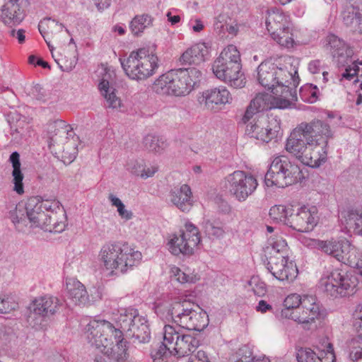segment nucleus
Listing matches in <instances>:
<instances>
[{
    "mask_svg": "<svg viewBox=\"0 0 362 362\" xmlns=\"http://www.w3.org/2000/svg\"><path fill=\"white\" fill-rule=\"evenodd\" d=\"M300 306L301 324L304 329H309V325L315 322L322 315L320 305L313 296H304Z\"/></svg>",
    "mask_w": 362,
    "mask_h": 362,
    "instance_id": "25",
    "label": "nucleus"
},
{
    "mask_svg": "<svg viewBox=\"0 0 362 362\" xmlns=\"http://www.w3.org/2000/svg\"><path fill=\"white\" fill-rule=\"evenodd\" d=\"M303 298H300V296L298 294H291L288 296L284 301V306L289 308H296L302 304Z\"/></svg>",
    "mask_w": 362,
    "mask_h": 362,
    "instance_id": "56",
    "label": "nucleus"
},
{
    "mask_svg": "<svg viewBox=\"0 0 362 362\" xmlns=\"http://www.w3.org/2000/svg\"><path fill=\"white\" fill-rule=\"evenodd\" d=\"M49 147L55 144H62L71 136L73 132L62 120H55L48 124Z\"/></svg>",
    "mask_w": 362,
    "mask_h": 362,
    "instance_id": "26",
    "label": "nucleus"
},
{
    "mask_svg": "<svg viewBox=\"0 0 362 362\" xmlns=\"http://www.w3.org/2000/svg\"><path fill=\"white\" fill-rule=\"evenodd\" d=\"M209 53V48L205 43H197L181 55L180 62L182 65H198L205 61Z\"/></svg>",
    "mask_w": 362,
    "mask_h": 362,
    "instance_id": "27",
    "label": "nucleus"
},
{
    "mask_svg": "<svg viewBox=\"0 0 362 362\" xmlns=\"http://www.w3.org/2000/svg\"><path fill=\"white\" fill-rule=\"evenodd\" d=\"M144 161L141 159L130 160L127 164V169L132 174L140 177L144 172Z\"/></svg>",
    "mask_w": 362,
    "mask_h": 362,
    "instance_id": "51",
    "label": "nucleus"
},
{
    "mask_svg": "<svg viewBox=\"0 0 362 362\" xmlns=\"http://www.w3.org/2000/svg\"><path fill=\"white\" fill-rule=\"evenodd\" d=\"M16 306V303L11 301V298L0 295V314L8 313L15 310Z\"/></svg>",
    "mask_w": 362,
    "mask_h": 362,
    "instance_id": "54",
    "label": "nucleus"
},
{
    "mask_svg": "<svg viewBox=\"0 0 362 362\" xmlns=\"http://www.w3.org/2000/svg\"><path fill=\"white\" fill-rule=\"evenodd\" d=\"M27 217L34 226L43 230H50L47 226L51 224L52 216L40 207L39 197H33L28 199Z\"/></svg>",
    "mask_w": 362,
    "mask_h": 362,
    "instance_id": "22",
    "label": "nucleus"
},
{
    "mask_svg": "<svg viewBox=\"0 0 362 362\" xmlns=\"http://www.w3.org/2000/svg\"><path fill=\"white\" fill-rule=\"evenodd\" d=\"M341 224L349 230L358 234L362 228V212L360 210L347 209L339 215Z\"/></svg>",
    "mask_w": 362,
    "mask_h": 362,
    "instance_id": "28",
    "label": "nucleus"
},
{
    "mask_svg": "<svg viewBox=\"0 0 362 362\" xmlns=\"http://www.w3.org/2000/svg\"><path fill=\"white\" fill-rule=\"evenodd\" d=\"M272 247L270 254L271 255H277L278 254H283L286 255L287 244L285 240L282 238H277L275 241L271 243Z\"/></svg>",
    "mask_w": 362,
    "mask_h": 362,
    "instance_id": "53",
    "label": "nucleus"
},
{
    "mask_svg": "<svg viewBox=\"0 0 362 362\" xmlns=\"http://www.w3.org/2000/svg\"><path fill=\"white\" fill-rule=\"evenodd\" d=\"M271 97L268 93H259L250 103L259 112L268 110L272 108Z\"/></svg>",
    "mask_w": 362,
    "mask_h": 362,
    "instance_id": "43",
    "label": "nucleus"
},
{
    "mask_svg": "<svg viewBox=\"0 0 362 362\" xmlns=\"http://www.w3.org/2000/svg\"><path fill=\"white\" fill-rule=\"evenodd\" d=\"M202 76V72L195 67L172 69L160 76L152 89L161 95L185 96L199 86Z\"/></svg>",
    "mask_w": 362,
    "mask_h": 362,
    "instance_id": "2",
    "label": "nucleus"
},
{
    "mask_svg": "<svg viewBox=\"0 0 362 362\" xmlns=\"http://www.w3.org/2000/svg\"><path fill=\"white\" fill-rule=\"evenodd\" d=\"M320 284L327 296L334 298H348L358 291V277L341 269L327 272L322 276Z\"/></svg>",
    "mask_w": 362,
    "mask_h": 362,
    "instance_id": "7",
    "label": "nucleus"
},
{
    "mask_svg": "<svg viewBox=\"0 0 362 362\" xmlns=\"http://www.w3.org/2000/svg\"><path fill=\"white\" fill-rule=\"evenodd\" d=\"M291 210H293V205H275L269 210V216L276 222H282L287 226V218Z\"/></svg>",
    "mask_w": 362,
    "mask_h": 362,
    "instance_id": "37",
    "label": "nucleus"
},
{
    "mask_svg": "<svg viewBox=\"0 0 362 362\" xmlns=\"http://www.w3.org/2000/svg\"><path fill=\"white\" fill-rule=\"evenodd\" d=\"M180 313L175 324L188 330L201 332L209 322V315L205 310L197 304L191 303L186 299L182 300V307L177 308Z\"/></svg>",
    "mask_w": 362,
    "mask_h": 362,
    "instance_id": "10",
    "label": "nucleus"
},
{
    "mask_svg": "<svg viewBox=\"0 0 362 362\" xmlns=\"http://www.w3.org/2000/svg\"><path fill=\"white\" fill-rule=\"evenodd\" d=\"M316 246L318 249L339 262H348L350 264H354L356 247L346 239L318 240Z\"/></svg>",
    "mask_w": 362,
    "mask_h": 362,
    "instance_id": "14",
    "label": "nucleus"
},
{
    "mask_svg": "<svg viewBox=\"0 0 362 362\" xmlns=\"http://www.w3.org/2000/svg\"><path fill=\"white\" fill-rule=\"evenodd\" d=\"M257 130H259V124L257 123L253 124L251 122L247 125L245 132L252 138L262 139V134L258 136V134H255L256 131Z\"/></svg>",
    "mask_w": 362,
    "mask_h": 362,
    "instance_id": "61",
    "label": "nucleus"
},
{
    "mask_svg": "<svg viewBox=\"0 0 362 362\" xmlns=\"http://www.w3.org/2000/svg\"><path fill=\"white\" fill-rule=\"evenodd\" d=\"M117 325L118 326L117 328L115 327L114 325L110 323V329H108V332H107V335L109 334H111L112 336L114 337L115 339V342L117 343V341H127L124 339V337H123V332H125V331H124L122 328H120V326L118 325L117 324Z\"/></svg>",
    "mask_w": 362,
    "mask_h": 362,
    "instance_id": "59",
    "label": "nucleus"
},
{
    "mask_svg": "<svg viewBox=\"0 0 362 362\" xmlns=\"http://www.w3.org/2000/svg\"><path fill=\"white\" fill-rule=\"evenodd\" d=\"M316 211L315 206H293V210H291L287 218V226L300 233L313 230L317 224Z\"/></svg>",
    "mask_w": 362,
    "mask_h": 362,
    "instance_id": "15",
    "label": "nucleus"
},
{
    "mask_svg": "<svg viewBox=\"0 0 362 362\" xmlns=\"http://www.w3.org/2000/svg\"><path fill=\"white\" fill-rule=\"evenodd\" d=\"M29 95L33 98L42 103H45L49 98V93L40 84L32 86Z\"/></svg>",
    "mask_w": 362,
    "mask_h": 362,
    "instance_id": "49",
    "label": "nucleus"
},
{
    "mask_svg": "<svg viewBox=\"0 0 362 362\" xmlns=\"http://www.w3.org/2000/svg\"><path fill=\"white\" fill-rule=\"evenodd\" d=\"M356 315L357 317V320L354 326L356 333H358V337L360 339H362V303L356 307Z\"/></svg>",
    "mask_w": 362,
    "mask_h": 362,
    "instance_id": "57",
    "label": "nucleus"
},
{
    "mask_svg": "<svg viewBox=\"0 0 362 362\" xmlns=\"http://www.w3.org/2000/svg\"><path fill=\"white\" fill-rule=\"evenodd\" d=\"M241 68L240 52L233 45L227 46L212 66L214 75L235 88H241L246 83Z\"/></svg>",
    "mask_w": 362,
    "mask_h": 362,
    "instance_id": "4",
    "label": "nucleus"
},
{
    "mask_svg": "<svg viewBox=\"0 0 362 362\" xmlns=\"http://www.w3.org/2000/svg\"><path fill=\"white\" fill-rule=\"evenodd\" d=\"M120 326L129 337L134 338L139 343H148L151 339V331L148 320L139 315L137 310L129 308L122 312L117 319Z\"/></svg>",
    "mask_w": 362,
    "mask_h": 362,
    "instance_id": "9",
    "label": "nucleus"
},
{
    "mask_svg": "<svg viewBox=\"0 0 362 362\" xmlns=\"http://www.w3.org/2000/svg\"><path fill=\"white\" fill-rule=\"evenodd\" d=\"M303 177L300 167L286 156H278L272 160L264 176L267 187H286L297 183Z\"/></svg>",
    "mask_w": 362,
    "mask_h": 362,
    "instance_id": "6",
    "label": "nucleus"
},
{
    "mask_svg": "<svg viewBox=\"0 0 362 362\" xmlns=\"http://www.w3.org/2000/svg\"><path fill=\"white\" fill-rule=\"evenodd\" d=\"M66 289L69 297L76 304L85 305L88 301V295L85 286L76 279L66 281Z\"/></svg>",
    "mask_w": 362,
    "mask_h": 362,
    "instance_id": "32",
    "label": "nucleus"
},
{
    "mask_svg": "<svg viewBox=\"0 0 362 362\" xmlns=\"http://www.w3.org/2000/svg\"><path fill=\"white\" fill-rule=\"evenodd\" d=\"M110 327V322L108 321H90L86 328L88 343L97 349L103 347L105 349L108 344L107 336Z\"/></svg>",
    "mask_w": 362,
    "mask_h": 362,
    "instance_id": "19",
    "label": "nucleus"
},
{
    "mask_svg": "<svg viewBox=\"0 0 362 362\" xmlns=\"http://www.w3.org/2000/svg\"><path fill=\"white\" fill-rule=\"evenodd\" d=\"M153 18L148 14L136 16L130 22L129 28L134 35H139L151 25Z\"/></svg>",
    "mask_w": 362,
    "mask_h": 362,
    "instance_id": "36",
    "label": "nucleus"
},
{
    "mask_svg": "<svg viewBox=\"0 0 362 362\" xmlns=\"http://www.w3.org/2000/svg\"><path fill=\"white\" fill-rule=\"evenodd\" d=\"M272 124L268 125L267 127H260L259 125V130L256 131L255 134H258L259 135L262 134V139H257V140H260L263 142L268 143L272 139L277 136L280 127L279 124L274 125V128L271 127Z\"/></svg>",
    "mask_w": 362,
    "mask_h": 362,
    "instance_id": "45",
    "label": "nucleus"
},
{
    "mask_svg": "<svg viewBox=\"0 0 362 362\" xmlns=\"http://www.w3.org/2000/svg\"><path fill=\"white\" fill-rule=\"evenodd\" d=\"M204 233L211 240L223 238L225 230L223 224L218 220L206 219L202 223Z\"/></svg>",
    "mask_w": 362,
    "mask_h": 362,
    "instance_id": "34",
    "label": "nucleus"
},
{
    "mask_svg": "<svg viewBox=\"0 0 362 362\" xmlns=\"http://www.w3.org/2000/svg\"><path fill=\"white\" fill-rule=\"evenodd\" d=\"M291 30V25H289L288 28H284L277 30V33L271 34V36L280 45L289 48L293 47L294 43Z\"/></svg>",
    "mask_w": 362,
    "mask_h": 362,
    "instance_id": "39",
    "label": "nucleus"
},
{
    "mask_svg": "<svg viewBox=\"0 0 362 362\" xmlns=\"http://www.w3.org/2000/svg\"><path fill=\"white\" fill-rule=\"evenodd\" d=\"M226 19V15L220 14L216 18L214 26L216 28H220L221 30H226L230 34L235 35L238 32V28H236V26L228 25L227 23H223Z\"/></svg>",
    "mask_w": 362,
    "mask_h": 362,
    "instance_id": "52",
    "label": "nucleus"
},
{
    "mask_svg": "<svg viewBox=\"0 0 362 362\" xmlns=\"http://www.w3.org/2000/svg\"><path fill=\"white\" fill-rule=\"evenodd\" d=\"M185 228L179 235L174 234L168 243V250L174 255H192L201 240L199 229L193 223L187 222Z\"/></svg>",
    "mask_w": 362,
    "mask_h": 362,
    "instance_id": "11",
    "label": "nucleus"
},
{
    "mask_svg": "<svg viewBox=\"0 0 362 362\" xmlns=\"http://www.w3.org/2000/svg\"><path fill=\"white\" fill-rule=\"evenodd\" d=\"M252 291L255 295L259 297H262L267 293V286L262 281H257L252 287Z\"/></svg>",
    "mask_w": 362,
    "mask_h": 362,
    "instance_id": "62",
    "label": "nucleus"
},
{
    "mask_svg": "<svg viewBox=\"0 0 362 362\" xmlns=\"http://www.w3.org/2000/svg\"><path fill=\"white\" fill-rule=\"evenodd\" d=\"M267 268L276 279L282 282L292 281L298 274L296 264L293 261L288 262V256L283 254L271 255Z\"/></svg>",
    "mask_w": 362,
    "mask_h": 362,
    "instance_id": "16",
    "label": "nucleus"
},
{
    "mask_svg": "<svg viewBox=\"0 0 362 362\" xmlns=\"http://www.w3.org/2000/svg\"><path fill=\"white\" fill-rule=\"evenodd\" d=\"M231 100L230 94L225 87L206 90L197 98L199 103L209 110H213L219 105L230 103Z\"/></svg>",
    "mask_w": 362,
    "mask_h": 362,
    "instance_id": "21",
    "label": "nucleus"
},
{
    "mask_svg": "<svg viewBox=\"0 0 362 362\" xmlns=\"http://www.w3.org/2000/svg\"><path fill=\"white\" fill-rule=\"evenodd\" d=\"M349 358L352 362H362V339L356 336L350 343Z\"/></svg>",
    "mask_w": 362,
    "mask_h": 362,
    "instance_id": "42",
    "label": "nucleus"
},
{
    "mask_svg": "<svg viewBox=\"0 0 362 362\" xmlns=\"http://www.w3.org/2000/svg\"><path fill=\"white\" fill-rule=\"evenodd\" d=\"M127 341H117V344L111 349L110 358L117 362L125 361L128 356Z\"/></svg>",
    "mask_w": 362,
    "mask_h": 362,
    "instance_id": "41",
    "label": "nucleus"
},
{
    "mask_svg": "<svg viewBox=\"0 0 362 362\" xmlns=\"http://www.w3.org/2000/svg\"><path fill=\"white\" fill-rule=\"evenodd\" d=\"M335 356L332 344L329 343L327 346V351H321L318 353L317 362H334Z\"/></svg>",
    "mask_w": 362,
    "mask_h": 362,
    "instance_id": "55",
    "label": "nucleus"
},
{
    "mask_svg": "<svg viewBox=\"0 0 362 362\" xmlns=\"http://www.w3.org/2000/svg\"><path fill=\"white\" fill-rule=\"evenodd\" d=\"M169 200L172 204L182 212H188L193 206L192 192L188 185L175 187L169 193Z\"/></svg>",
    "mask_w": 362,
    "mask_h": 362,
    "instance_id": "23",
    "label": "nucleus"
},
{
    "mask_svg": "<svg viewBox=\"0 0 362 362\" xmlns=\"http://www.w3.org/2000/svg\"><path fill=\"white\" fill-rule=\"evenodd\" d=\"M257 112H259L257 111V110L255 109L254 105H252V103H250V105H248V107H247L243 117V119H242L243 122L244 123H247V122L250 121V119L252 118L254 115H255Z\"/></svg>",
    "mask_w": 362,
    "mask_h": 362,
    "instance_id": "63",
    "label": "nucleus"
},
{
    "mask_svg": "<svg viewBox=\"0 0 362 362\" xmlns=\"http://www.w3.org/2000/svg\"><path fill=\"white\" fill-rule=\"evenodd\" d=\"M332 138L333 132L327 122H301L287 139L286 150L303 164L317 168L327 160L328 141Z\"/></svg>",
    "mask_w": 362,
    "mask_h": 362,
    "instance_id": "1",
    "label": "nucleus"
},
{
    "mask_svg": "<svg viewBox=\"0 0 362 362\" xmlns=\"http://www.w3.org/2000/svg\"><path fill=\"white\" fill-rule=\"evenodd\" d=\"M60 300L52 296H45L35 299L33 303V315L42 317H49L54 315L59 309Z\"/></svg>",
    "mask_w": 362,
    "mask_h": 362,
    "instance_id": "24",
    "label": "nucleus"
},
{
    "mask_svg": "<svg viewBox=\"0 0 362 362\" xmlns=\"http://www.w3.org/2000/svg\"><path fill=\"white\" fill-rule=\"evenodd\" d=\"M267 29L271 34L277 33L281 28L291 25L290 18L279 9L268 11L266 19Z\"/></svg>",
    "mask_w": 362,
    "mask_h": 362,
    "instance_id": "29",
    "label": "nucleus"
},
{
    "mask_svg": "<svg viewBox=\"0 0 362 362\" xmlns=\"http://www.w3.org/2000/svg\"><path fill=\"white\" fill-rule=\"evenodd\" d=\"M40 207L46 212H50L54 216L57 210L60 209V203L56 199H42L39 197Z\"/></svg>",
    "mask_w": 362,
    "mask_h": 362,
    "instance_id": "50",
    "label": "nucleus"
},
{
    "mask_svg": "<svg viewBox=\"0 0 362 362\" xmlns=\"http://www.w3.org/2000/svg\"><path fill=\"white\" fill-rule=\"evenodd\" d=\"M163 339L170 346V351L173 356L183 357L194 352L199 345V341L190 334H180L174 327L165 325L163 331Z\"/></svg>",
    "mask_w": 362,
    "mask_h": 362,
    "instance_id": "13",
    "label": "nucleus"
},
{
    "mask_svg": "<svg viewBox=\"0 0 362 362\" xmlns=\"http://www.w3.org/2000/svg\"><path fill=\"white\" fill-rule=\"evenodd\" d=\"M143 144L146 150L153 153H160L167 146L165 141L162 138L151 134L144 138Z\"/></svg>",
    "mask_w": 362,
    "mask_h": 362,
    "instance_id": "38",
    "label": "nucleus"
},
{
    "mask_svg": "<svg viewBox=\"0 0 362 362\" xmlns=\"http://www.w3.org/2000/svg\"><path fill=\"white\" fill-rule=\"evenodd\" d=\"M170 346L169 343L167 344V341L163 339V342L158 349L151 351V356L153 361H163V357H165L168 354L173 355V353L170 351Z\"/></svg>",
    "mask_w": 362,
    "mask_h": 362,
    "instance_id": "47",
    "label": "nucleus"
},
{
    "mask_svg": "<svg viewBox=\"0 0 362 362\" xmlns=\"http://www.w3.org/2000/svg\"><path fill=\"white\" fill-rule=\"evenodd\" d=\"M52 218L51 220V224L47 226V228L50 230H48L49 231L54 230L57 233H60L63 231L65 228V223L64 222H57L56 221V216H52Z\"/></svg>",
    "mask_w": 362,
    "mask_h": 362,
    "instance_id": "60",
    "label": "nucleus"
},
{
    "mask_svg": "<svg viewBox=\"0 0 362 362\" xmlns=\"http://www.w3.org/2000/svg\"><path fill=\"white\" fill-rule=\"evenodd\" d=\"M121 65L128 77L132 80H144L155 74L158 68V58L150 54L146 48L130 53L127 59H119Z\"/></svg>",
    "mask_w": 362,
    "mask_h": 362,
    "instance_id": "8",
    "label": "nucleus"
},
{
    "mask_svg": "<svg viewBox=\"0 0 362 362\" xmlns=\"http://www.w3.org/2000/svg\"><path fill=\"white\" fill-rule=\"evenodd\" d=\"M98 88L106 99L109 107L115 109L120 106L121 100L115 95V89L110 86L108 81L103 79L98 85Z\"/></svg>",
    "mask_w": 362,
    "mask_h": 362,
    "instance_id": "35",
    "label": "nucleus"
},
{
    "mask_svg": "<svg viewBox=\"0 0 362 362\" xmlns=\"http://www.w3.org/2000/svg\"><path fill=\"white\" fill-rule=\"evenodd\" d=\"M318 354H315L310 348H300L296 353L298 362H317Z\"/></svg>",
    "mask_w": 362,
    "mask_h": 362,
    "instance_id": "48",
    "label": "nucleus"
},
{
    "mask_svg": "<svg viewBox=\"0 0 362 362\" xmlns=\"http://www.w3.org/2000/svg\"><path fill=\"white\" fill-rule=\"evenodd\" d=\"M257 180L244 171L236 170L225 178V187L230 195L239 202H243L257 187Z\"/></svg>",
    "mask_w": 362,
    "mask_h": 362,
    "instance_id": "12",
    "label": "nucleus"
},
{
    "mask_svg": "<svg viewBox=\"0 0 362 362\" xmlns=\"http://www.w3.org/2000/svg\"><path fill=\"white\" fill-rule=\"evenodd\" d=\"M342 18L344 23L354 32H362V13L358 8L347 6L342 13Z\"/></svg>",
    "mask_w": 362,
    "mask_h": 362,
    "instance_id": "31",
    "label": "nucleus"
},
{
    "mask_svg": "<svg viewBox=\"0 0 362 362\" xmlns=\"http://www.w3.org/2000/svg\"><path fill=\"white\" fill-rule=\"evenodd\" d=\"M9 161L12 164L13 183L14 185L13 190L18 194L24 193L23 180L24 175L21 169L20 155L17 151L13 152L9 157Z\"/></svg>",
    "mask_w": 362,
    "mask_h": 362,
    "instance_id": "33",
    "label": "nucleus"
},
{
    "mask_svg": "<svg viewBox=\"0 0 362 362\" xmlns=\"http://www.w3.org/2000/svg\"><path fill=\"white\" fill-rule=\"evenodd\" d=\"M299 78L281 86H277L272 93L274 95L272 107L284 109L290 106L291 101L297 100L296 87L299 83Z\"/></svg>",
    "mask_w": 362,
    "mask_h": 362,
    "instance_id": "20",
    "label": "nucleus"
},
{
    "mask_svg": "<svg viewBox=\"0 0 362 362\" xmlns=\"http://www.w3.org/2000/svg\"><path fill=\"white\" fill-rule=\"evenodd\" d=\"M9 218L15 226L23 224L26 225L27 217V202L19 203L16 206L13 211H10Z\"/></svg>",
    "mask_w": 362,
    "mask_h": 362,
    "instance_id": "40",
    "label": "nucleus"
},
{
    "mask_svg": "<svg viewBox=\"0 0 362 362\" xmlns=\"http://www.w3.org/2000/svg\"><path fill=\"white\" fill-rule=\"evenodd\" d=\"M8 122L11 126V129L13 132L20 134L23 135L24 133L25 126H28V123L25 122V117H21V115L13 113L8 119ZM13 134V133H12Z\"/></svg>",
    "mask_w": 362,
    "mask_h": 362,
    "instance_id": "44",
    "label": "nucleus"
},
{
    "mask_svg": "<svg viewBox=\"0 0 362 362\" xmlns=\"http://www.w3.org/2000/svg\"><path fill=\"white\" fill-rule=\"evenodd\" d=\"M298 78L297 70L290 62L282 64L280 62L265 61L257 67L259 83L272 92L276 87L286 85Z\"/></svg>",
    "mask_w": 362,
    "mask_h": 362,
    "instance_id": "5",
    "label": "nucleus"
},
{
    "mask_svg": "<svg viewBox=\"0 0 362 362\" xmlns=\"http://www.w3.org/2000/svg\"><path fill=\"white\" fill-rule=\"evenodd\" d=\"M28 62L30 64H34L35 66L36 65L40 66H42V68H45V69H50V66L49 65V64L47 62L44 61L41 58H37L34 55H30L28 57Z\"/></svg>",
    "mask_w": 362,
    "mask_h": 362,
    "instance_id": "64",
    "label": "nucleus"
},
{
    "mask_svg": "<svg viewBox=\"0 0 362 362\" xmlns=\"http://www.w3.org/2000/svg\"><path fill=\"white\" fill-rule=\"evenodd\" d=\"M182 300H176L172 303H156L155 312L160 317L175 323V320H177L180 315V312H178L177 308L182 307Z\"/></svg>",
    "mask_w": 362,
    "mask_h": 362,
    "instance_id": "30",
    "label": "nucleus"
},
{
    "mask_svg": "<svg viewBox=\"0 0 362 362\" xmlns=\"http://www.w3.org/2000/svg\"><path fill=\"white\" fill-rule=\"evenodd\" d=\"M142 255L128 247H122L118 243L104 245L99 253V260L111 274H124L138 265Z\"/></svg>",
    "mask_w": 362,
    "mask_h": 362,
    "instance_id": "3",
    "label": "nucleus"
},
{
    "mask_svg": "<svg viewBox=\"0 0 362 362\" xmlns=\"http://www.w3.org/2000/svg\"><path fill=\"white\" fill-rule=\"evenodd\" d=\"M350 63L346 64V66L344 72L341 74L342 78H344L349 81L352 80L356 76L358 75L359 68L357 65L354 64L353 66L349 65Z\"/></svg>",
    "mask_w": 362,
    "mask_h": 362,
    "instance_id": "58",
    "label": "nucleus"
},
{
    "mask_svg": "<svg viewBox=\"0 0 362 362\" xmlns=\"http://www.w3.org/2000/svg\"><path fill=\"white\" fill-rule=\"evenodd\" d=\"M325 47L331 52L338 66L352 63L353 50L337 35L329 34L325 38Z\"/></svg>",
    "mask_w": 362,
    "mask_h": 362,
    "instance_id": "18",
    "label": "nucleus"
},
{
    "mask_svg": "<svg viewBox=\"0 0 362 362\" xmlns=\"http://www.w3.org/2000/svg\"><path fill=\"white\" fill-rule=\"evenodd\" d=\"M108 199L112 206L117 207V212L122 218L127 221L130 220L133 217V213L131 211H128L125 209L124 204L118 197L112 194H110L108 196Z\"/></svg>",
    "mask_w": 362,
    "mask_h": 362,
    "instance_id": "46",
    "label": "nucleus"
},
{
    "mask_svg": "<svg viewBox=\"0 0 362 362\" xmlns=\"http://www.w3.org/2000/svg\"><path fill=\"white\" fill-rule=\"evenodd\" d=\"M28 0H5L1 8L3 23L10 27L19 25L25 17Z\"/></svg>",
    "mask_w": 362,
    "mask_h": 362,
    "instance_id": "17",
    "label": "nucleus"
}]
</instances>
